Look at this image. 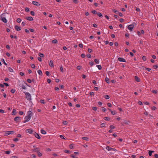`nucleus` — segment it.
Returning a JSON list of instances; mask_svg holds the SVG:
<instances>
[{
  "mask_svg": "<svg viewBox=\"0 0 158 158\" xmlns=\"http://www.w3.org/2000/svg\"><path fill=\"white\" fill-rule=\"evenodd\" d=\"M39 55L40 56V57H44V55L41 53H39Z\"/></svg>",
  "mask_w": 158,
  "mask_h": 158,
  "instance_id": "29",
  "label": "nucleus"
},
{
  "mask_svg": "<svg viewBox=\"0 0 158 158\" xmlns=\"http://www.w3.org/2000/svg\"><path fill=\"white\" fill-rule=\"evenodd\" d=\"M16 110L15 109H13V111L12 112V115H15V112Z\"/></svg>",
  "mask_w": 158,
  "mask_h": 158,
  "instance_id": "23",
  "label": "nucleus"
},
{
  "mask_svg": "<svg viewBox=\"0 0 158 158\" xmlns=\"http://www.w3.org/2000/svg\"><path fill=\"white\" fill-rule=\"evenodd\" d=\"M16 21L18 23H20L21 21V19L20 18H18L16 20Z\"/></svg>",
  "mask_w": 158,
  "mask_h": 158,
  "instance_id": "32",
  "label": "nucleus"
},
{
  "mask_svg": "<svg viewBox=\"0 0 158 158\" xmlns=\"http://www.w3.org/2000/svg\"><path fill=\"white\" fill-rule=\"evenodd\" d=\"M106 99H108L110 98V97L108 95H106L104 97Z\"/></svg>",
  "mask_w": 158,
  "mask_h": 158,
  "instance_id": "31",
  "label": "nucleus"
},
{
  "mask_svg": "<svg viewBox=\"0 0 158 158\" xmlns=\"http://www.w3.org/2000/svg\"><path fill=\"white\" fill-rule=\"evenodd\" d=\"M142 58L143 60L144 61H145L147 60L145 56H143L142 57Z\"/></svg>",
  "mask_w": 158,
  "mask_h": 158,
  "instance_id": "39",
  "label": "nucleus"
},
{
  "mask_svg": "<svg viewBox=\"0 0 158 158\" xmlns=\"http://www.w3.org/2000/svg\"><path fill=\"white\" fill-rule=\"evenodd\" d=\"M69 148L70 149L73 148V144H70L69 145Z\"/></svg>",
  "mask_w": 158,
  "mask_h": 158,
  "instance_id": "55",
  "label": "nucleus"
},
{
  "mask_svg": "<svg viewBox=\"0 0 158 158\" xmlns=\"http://www.w3.org/2000/svg\"><path fill=\"white\" fill-rule=\"evenodd\" d=\"M118 13L120 17H122L123 16V14L119 12H118Z\"/></svg>",
  "mask_w": 158,
  "mask_h": 158,
  "instance_id": "52",
  "label": "nucleus"
},
{
  "mask_svg": "<svg viewBox=\"0 0 158 158\" xmlns=\"http://www.w3.org/2000/svg\"><path fill=\"white\" fill-rule=\"evenodd\" d=\"M153 67L155 69H156L158 68V65L157 64L154 65Z\"/></svg>",
  "mask_w": 158,
  "mask_h": 158,
  "instance_id": "46",
  "label": "nucleus"
},
{
  "mask_svg": "<svg viewBox=\"0 0 158 158\" xmlns=\"http://www.w3.org/2000/svg\"><path fill=\"white\" fill-rule=\"evenodd\" d=\"M89 64L91 66H92L94 64V62L93 61H91L89 62Z\"/></svg>",
  "mask_w": 158,
  "mask_h": 158,
  "instance_id": "44",
  "label": "nucleus"
},
{
  "mask_svg": "<svg viewBox=\"0 0 158 158\" xmlns=\"http://www.w3.org/2000/svg\"><path fill=\"white\" fill-rule=\"evenodd\" d=\"M37 152L39 157H41L42 156V153L39 152V151H38Z\"/></svg>",
  "mask_w": 158,
  "mask_h": 158,
  "instance_id": "19",
  "label": "nucleus"
},
{
  "mask_svg": "<svg viewBox=\"0 0 158 158\" xmlns=\"http://www.w3.org/2000/svg\"><path fill=\"white\" fill-rule=\"evenodd\" d=\"M45 74L47 76H49L50 75V73L48 71H46L45 72Z\"/></svg>",
  "mask_w": 158,
  "mask_h": 158,
  "instance_id": "41",
  "label": "nucleus"
},
{
  "mask_svg": "<svg viewBox=\"0 0 158 158\" xmlns=\"http://www.w3.org/2000/svg\"><path fill=\"white\" fill-rule=\"evenodd\" d=\"M97 14L99 16V17H101L102 16V15L101 14V13L100 12H98L97 13Z\"/></svg>",
  "mask_w": 158,
  "mask_h": 158,
  "instance_id": "30",
  "label": "nucleus"
},
{
  "mask_svg": "<svg viewBox=\"0 0 158 158\" xmlns=\"http://www.w3.org/2000/svg\"><path fill=\"white\" fill-rule=\"evenodd\" d=\"M33 148L32 149V151L35 152H37L38 151H39V148H36L35 146H34L33 147Z\"/></svg>",
  "mask_w": 158,
  "mask_h": 158,
  "instance_id": "6",
  "label": "nucleus"
},
{
  "mask_svg": "<svg viewBox=\"0 0 158 158\" xmlns=\"http://www.w3.org/2000/svg\"><path fill=\"white\" fill-rule=\"evenodd\" d=\"M26 133H28L29 134H33L34 131L31 129H28L26 130Z\"/></svg>",
  "mask_w": 158,
  "mask_h": 158,
  "instance_id": "5",
  "label": "nucleus"
},
{
  "mask_svg": "<svg viewBox=\"0 0 158 158\" xmlns=\"http://www.w3.org/2000/svg\"><path fill=\"white\" fill-rule=\"evenodd\" d=\"M8 69L9 71L11 72H12L13 71V69L10 67H9Z\"/></svg>",
  "mask_w": 158,
  "mask_h": 158,
  "instance_id": "33",
  "label": "nucleus"
},
{
  "mask_svg": "<svg viewBox=\"0 0 158 158\" xmlns=\"http://www.w3.org/2000/svg\"><path fill=\"white\" fill-rule=\"evenodd\" d=\"M60 71L61 72L63 73V67H62V65H61V66L60 67Z\"/></svg>",
  "mask_w": 158,
  "mask_h": 158,
  "instance_id": "42",
  "label": "nucleus"
},
{
  "mask_svg": "<svg viewBox=\"0 0 158 158\" xmlns=\"http://www.w3.org/2000/svg\"><path fill=\"white\" fill-rule=\"evenodd\" d=\"M118 60L119 61L121 62H126V60L124 59L122 57H118Z\"/></svg>",
  "mask_w": 158,
  "mask_h": 158,
  "instance_id": "9",
  "label": "nucleus"
},
{
  "mask_svg": "<svg viewBox=\"0 0 158 158\" xmlns=\"http://www.w3.org/2000/svg\"><path fill=\"white\" fill-rule=\"evenodd\" d=\"M34 135L35 136L36 138L37 139H40V137L39 135V134L37 133L36 132H34L33 133Z\"/></svg>",
  "mask_w": 158,
  "mask_h": 158,
  "instance_id": "7",
  "label": "nucleus"
},
{
  "mask_svg": "<svg viewBox=\"0 0 158 158\" xmlns=\"http://www.w3.org/2000/svg\"><path fill=\"white\" fill-rule=\"evenodd\" d=\"M92 12L94 14H97V11L95 10H93L92 11Z\"/></svg>",
  "mask_w": 158,
  "mask_h": 158,
  "instance_id": "48",
  "label": "nucleus"
},
{
  "mask_svg": "<svg viewBox=\"0 0 158 158\" xmlns=\"http://www.w3.org/2000/svg\"><path fill=\"white\" fill-rule=\"evenodd\" d=\"M31 67L33 69H35V66L34 64H31Z\"/></svg>",
  "mask_w": 158,
  "mask_h": 158,
  "instance_id": "37",
  "label": "nucleus"
},
{
  "mask_svg": "<svg viewBox=\"0 0 158 158\" xmlns=\"http://www.w3.org/2000/svg\"><path fill=\"white\" fill-rule=\"evenodd\" d=\"M104 119L106 121H109L110 119L109 118L107 117H105L104 118Z\"/></svg>",
  "mask_w": 158,
  "mask_h": 158,
  "instance_id": "35",
  "label": "nucleus"
},
{
  "mask_svg": "<svg viewBox=\"0 0 158 158\" xmlns=\"http://www.w3.org/2000/svg\"><path fill=\"white\" fill-rule=\"evenodd\" d=\"M151 109H152V110H155L156 109V107L155 106H153L152 107H151Z\"/></svg>",
  "mask_w": 158,
  "mask_h": 158,
  "instance_id": "64",
  "label": "nucleus"
},
{
  "mask_svg": "<svg viewBox=\"0 0 158 158\" xmlns=\"http://www.w3.org/2000/svg\"><path fill=\"white\" fill-rule=\"evenodd\" d=\"M134 27V26L133 24H131L128 26L127 28L129 30L132 31Z\"/></svg>",
  "mask_w": 158,
  "mask_h": 158,
  "instance_id": "8",
  "label": "nucleus"
},
{
  "mask_svg": "<svg viewBox=\"0 0 158 158\" xmlns=\"http://www.w3.org/2000/svg\"><path fill=\"white\" fill-rule=\"evenodd\" d=\"M88 51L89 53H91L92 52V49H91L90 48H88Z\"/></svg>",
  "mask_w": 158,
  "mask_h": 158,
  "instance_id": "62",
  "label": "nucleus"
},
{
  "mask_svg": "<svg viewBox=\"0 0 158 158\" xmlns=\"http://www.w3.org/2000/svg\"><path fill=\"white\" fill-rule=\"evenodd\" d=\"M63 151L64 152L66 153L69 154L70 153V151L67 150H64Z\"/></svg>",
  "mask_w": 158,
  "mask_h": 158,
  "instance_id": "28",
  "label": "nucleus"
},
{
  "mask_svg": "<svg viewBox=\"0 0 158 158\" xmlns=\"http://www.w3.org/2000/svg\"><path fill=\"white\" fill-rule=\"evenodd\" d=\"M1 61L2 62L3 64L6 66L7 65V64L6 63V62H5V60H4L3 59H1Z\"/></svg>",
  "mask_w": 158,
  "mask_h": 158,
  "instance_id": "22",
  "label": "nucleus"
},
{
  "mask_svg": "<svg viewBox=\"0 0 158 158\" xmlns=\"http://www.w3.org/2000/svg\"><path fill=\"white\" fill-rule=\"evenodd\" d=\"M105 124L104 123H102L101 124V127H103L105 126Z\"/></svg>",
  "mask_w": 158,
  "mask_h": 158,
  "instance_id": "45",
  "label": "nucleus"
},
{
  "mask_svg": "<svg viewBox=\"0 0 158 158\" xmlns=\"http://www.w3.org/2000/svg\"><path fill=\"white\" fill-rule=\"evenodd\" d=\"M30 14L32 16H34L35 15V12L33 11H31L30 12Z\"/></svg>",
  "mask_w": 158,
  "mask_h": 158,
  "instance_id": "36",
  "label": "nucleus"
},
{
  "mask_svg": "<svg viewBox=\"0 0 158 158\" xmlns=\"http://www.w3.org/2000/svg\"><path fill=\"white\" fill-rule=\"evenodd\" d=\"M14 120L17 123H19L20 122L21 119L19 117L16 116Z\"/></svg>",
  "mask_w": 158,
  "mask_h": 158,
  "instance_id": "4",
  "label": "nucleus"
},
{
  "mask_svg": "<svg viewBox=\"0 0 158 158\" xmlns=\"http://www.w3.org/2000/svg\"><path fill=\"white\" fill-rule=\"evenodd\" d=\"M63 124H64V125H67V123H68V122H67V121H63Z\"/></svg>",
  "mask_w": 158,
  "mask_h": 158,
  "instance_id": "57",
  "label": "nucleus"
},
{
  "mask_svg": "<svg viewBox=\"0 0 158 158\" xmlns=\"http://www.w3.org/2000/svg\"><path fill=\"white\" fill-rule=\"evenodd\" d=\"M135 80L137 82H139L140 81V79L137 76H135Z\"/></svg>",
  "mask_w": 158,
  "mask_h": 158,
  "instance_id": "16",
  "label": "nucleus"
},
{
  "mask_svg": "<svg viewBox=\"0 0 158 158\" xmlns=\"http://www.w3.org/2000/svg\"><path fill=\"white\" fill-rule=\"evenodd\" d=\"M25 19L30 21H32L33 20V18L31 16L30 17H26Z\"/></svg>",
  "mask_w": 158,
  "mask_h": 158,
  "instance_id": "12",
  "label": "nucleus"
},
{
  "mask_svg": "<svg viewBox=\"0 0 158 158\" xmlns=\"http://www.w3.org/2000/svg\"><path fill=\"white\" fill-rule=\"evenodd\" d=\"M27 81L29 83H31L32 82V81H31V80L30 79H27Z\"/></svg>",
  "mask_w": 158,
  "mask_h": 158,
  "instance_id": "60",
  "label": "nucleus"
},
{
  "mask_svg": "<svg viewBox=\"0 0 158 158\" xmlns=\"http://www.w3.org/2000/svg\"><path fill=\"white\" fill-rule=\"evenodd\" d=\"M70 157H72L73 158H77V157H76V156L73 154L71 155H70Z\"/></svg>",
  "mask_w": 158,
  "mask_h": 158,
  "instance_id": "38",
  "label": "nucleus"
},
{
  "mask_svg": "<svg viewBox=\"0 0 158 158\" xmlns=\"http://www.w3.org/2000/svg\"><path fill=\"white\" fill-rule=\"evenodd\" d=\"M40 102L41 103L44 104L45 103L44 100L43 99L40 100Z\"/></svg>",
  "mask_w": 158,
  "mask_h": 158,
  "instance_id": "53",
  "label": "nucleus"
},
{
  "mask_svg": "<svg viewBox=\"0 0 158 158\" xmlns=\"http://www.w3.org/2000/svg\"><path fill=\"white\" fill-rule=\"evenodd\" d=\"M15 89H11V90H10V92L12 94L14 93L15 92Z\"/></svg>",
  "mask_w": 158,
  "mask_h": 158,
  "instance_id": "56",
  "label": "nucleus"
},
{
  "mask_svg": "<svg viewBox=\"0 0 158 158\" xmlns=\"http://www.w3.org/2000/svg\"><path fill=\"white\" fill-rule=\"evenodd\" d=\"M106 82L108 84L109 83V79L108 77H106L105 79Z\"/></svg>",
  "mask_w": 158,
  "mask_h": 158,
  "instance_id": "25",
  "label": "nucleus"
},
{
  "mask_svg": "<svg viewBox=\"0 0 158 158\" xmlns=\"http://www.w3.org/2000/svg\"><path fill=\"white\" fill-rule=\"evenodd\" d=\"M87 56L88 58H90L91 57V56L90 54H88L87 55Z\"/></svg>",
  "mask_w": 158,
  "mask_h": 158,
  "instance_id": "43",
  "label": "nucleus"
},
{
  "mask_svg": "<svg viewBox=\"0 0 158 158\" xmlns=\"http://www.w3.org/2000/svg\"><path fill=\"white\" fill-rule=\"evenodd\" d=\"M38 73L40 75H42V71L40 70H38L37 71Z\"/></svg>",
  "mask_w": 158,
  "mask_h": 158,
  "instance_id": "18",
  "label": "nucleus"
},
{
  "mask_svg": "<svg viewBox=\"0 0 158 158\" xmlns=\"http://www.w3.org/2000/svg\"><path fill=\"white\" fill-rule=\"evenodd\" d=\"M123 123H125V124H128V123H129V122H128L127 121H126L124 119H123Z\"/></svg>",
  "mask_w": 158,
  "mask_h": 158,
  "instance_id": "27",
  "label": "nucleus"
},
{
  "mask_svg": "<svg viewBox=\"0 0 158 158\" xmlns=\"http://www.w3.org/2000/svg\"><path fill=\"white\" fill-rule=\"evenodd\" d=\"M152 92L154 94H156L157 93V91L153 90H152Z\"/></svg>",
  "mask_w": 158,
  "mask_h": 158,
  "instance_id": "47",
  "label": "nucleus"
},
{
  "mask_svg": "<svg viewBox=\"0 0 158 158\" xmlns=\"http://www.w3.org/2000/svg\"><path fill=\"white\" fill-rule=\"evenodd\" d=\"M94 61L96 63V64H98L99 62V60L97 59H95L94 60Z\"/></svg>",
  "mask_w": 158,
  "mask_h": 158,
  "instance_id": "24",
  "label": "nucleus"
},
{
  "mask_svg": "<svg viewBox=\"0 0 158 158\" xmlns=\"http://www.w3.org/2000/svg\"><path fill=\"white\" fill-rule=\"evenodd\" d=\"M19 114L21 115H22L23 114V112L22 111H19Z\"/></svg>",
  "mask_w": 158,
  "mask_h": 158,
  "instance_id": "51",
  "label": "nucleus"
},
{
  "mask_svg": "<svg viewBox=\"0 0 158 158\" xmlns=\"http://www.w3.org/2000/svg\"><path fill=\"white\" fill-rule=\"evenodd\" d=\"M106 149L108 151H112V150L113 149V148L110 147L109 146H107L106 147Z\"/></svg>",
  "mask_w": 158,
  "mask_h": 158,
  "instance_id": "15",
  "label": "nucleus"
},
{
  "mask_svg": "<svg viewBox=\"0 0 158 158\" xmlns=\"http://www.w3.org/2000/svg\"><path fill=\"white\" fill-rule=\"evenodd\" d=\"M40 57H38L37 59L39 61H42V59Z\"/></svg>",
  "mask_w": 158,
  "mask_h": 158,
  "instance_id": "61",
  "label": "nucleus"
},
{
  "mask_svg": "<svg viewBox=\"0 0 158 158\" xmlns=\"http://www.w3.org/2000/svg\"><path fill=\"white\" fill-rule=\"evenodd\" d=\"M77 68L78 70H80L81 68V66L78 65L77 66Z\"/></svg>",
  "mask_w": 158,
  "mask_h": 158,
  "instance_id": "54",
  "label": "nucleus"
},
{
  "mask_svg": "<svg viewBox=\"0 0 158 158\" xmlns=\"http://www.w3.org/2000/svg\"><path fill=\"white\" fill-rule=\"evenodd\" d=\"M14 133V131H7L6 132L5 135L7 136L8 135L12 134Z\"/></svg>",
  "mask_w": 158,
  "mask_h": 158,
  "instance_id": "10",
  "label": "nucleus"
},
{
  "mask_svg": "<svg viewBox=\"0 0 158 158\" xmlns=\"http://www.w3.org/2000/svg\"><path fill=\"white\" fill-rule=\"evenodd\" d=\"M32 114H33L31 111L30 110L28 111L27 112V116L28 117V118L26 120H24L23 121V123H25L29 121L30 120L31 118L32 115Z\"/></svg>",
  "mask_w": 158,
  "mask_h": 158,
  "instance_id": "1",
  "label": "nucleus"
},
{
  "mask_svg": "<svg viewBox=\"0 0 158 158\" xmlns=\"http://www.w3.org/2000/svg\"><path fill=\"white\" fill-rule=\"evenodd\" d=\"M25 93L26 95V98H27L28 100L30 101L31 100V95L28 92H23Z\"/></svg>",
  "mask_w": 158,
  "mask_h": 158,
  "instance_id": "2",
  "label": "nucleus"
},
{
  "mask_svg": "<svg viewBox=\"0 0 158 158\" xmlns=\"http://www.w3.org/2000/svg\"><path fill=\"white\" fill-rule=\"evenodd\" d=\"M32 3L33 4L36 6H39L40 5L38 2L36 1H32Z\"/></svg>",
  "mask_w": 158,
  "mask_h": 158,
  "instance_id": "11",
  "label": "nucleus"
},
{
  "mask_svg": "<svg viewBox=\"0 0 158 158\" xmlns=\"http://www.w3.org/2000/svg\"><path fill=\"white\" fill-rule=\"evenodd\" d=\"M15 30L17 31H19L20 30H21L20 27L17 25H15Z\"/></svg>",
  "mask_w": 158,
  "mask_h": 158,
  "instance_id": "13",
  "label": "nucleus"
},
{
  "mask_svg": "<svg viewBox=\"0 0 158 158\" xmlns=\"http://www.w3.org/2000/svg\"><path fill=\"white\" fill-rule=\"evenodd\" d=\"M73 2L76 4L78 3L79 2L77 0H73Z\"/></svg>",
  "mask_w": 158,
  "mask_h": 158,
  "instance_id": "58",
  "label": "nucleus"
},
{
  "mask_svg": "<svg viewBox=\"0 0 158 158\" xmlns=\"http://www.w3.org/2000/svg\"><path fill=\"white\" fill-rule=\"evenodd\" d=\"M82 139L84 140H86V141H88L89 140V138L87 137H82Z\"/></svg>",
  "mask_w": 158,
  "mask_h": 158,
  "instance_id": "21",
  "label": "nucleus"
},
{
  "mask_svg": "<svg viewBox=\"0 0 158 158\" xmlns=\"http://www.w3.org/2000/svg\"><path fill=\"white\" fill-rule=\"evenodd\" d=\"M58 41L57 40L55 39L52 40V43L53 44H56L57 42Z\"/></svg>",
  "mask_w": 158,
  "mask_h": 158,
  "instance_id": "26",
  "label": "nucleus"
},
{
  "mask_svg": "<svg viewBox=\"0 0 158 158\" xmlns=\"http://www.w3.org/2000/svg\"><path fill=\"white\" fill-rule=\"evenodd\" d=\"M25 10L27 12H28L29 11V10L28 8L26 7L25 8Z\"/></svg>",
  "mask_w": 158,
  "mask_h": 158,
  "instance_id": "50",
  "label": "nucleus"
},
{
  "mask_svg": "<svg viewBox=\"0 0 158 158\" xmlns=\"http://www.w3.org/2000/svg\"><path fill=\"white\" fill-rule=\"evenodd\" d=\"M111 114H112V115H115V111H111Z\"/></svg>",
  "mask_w": 158,
  "mask_h": 158,
  "instance_id": "59",
  "label": "nucleus"
},
{
  "mask_svg": "<svg viewBox=\"0 0 158 158\" xmlns=\"http://www.w3.org/2000/svg\"><path fill=\"white\" fill-rule=\"evenodd\" d=\"M102 110L103 112H105L106 111V109L104 107H102Z\"/></svg>",
  "mask_w": 158,
  "mask_h": 158,
  "instance_id": "63",
  "label": "nucleus"
},
{
  "mask_svg": "<svg viewBox=\"0 0 158 158\" xmlns=\"http://www.w3.org/2000/svg\"><path fill=\"white\" fill-rule=\"evenodd\" d=\"M10 152V151H5V153L6 154H9Z\"/></svg>",
  "mask_w": 158,
  "mask_h": 158,
  "instance_id": "40",
  "label": "nucleus"
},
{
  "mask_svg": "<svg viewBox=\"0 0 158 158\" xmlns=\"http://www.w3.org/2000/svg\"><path fill=\"white\" fill-rule=\"evenodd\" d=\"M49 66L51 67H54V65L53 64V61L51 60L49 63Z\"/></svg>",
  "mask_w": 158,
  "mask_h": 158,
  "instance_id": "14",
  "label": "nucleus"
},
{
  "mask_svg": "<svg viewBox=\"0 0 158 158\" xmlns=\"http://www.w3.org/2000/svg\"><path fill=\"white\" fill-rule=\"evenodd\" d=\"M41 133L42 134H45L46 133V132L44 130L42 129L41 131Z\"/></svg>",
  "mask_w": 158,
  "mask_h": 158,
  "instance_id": "20",
  "label": "nucleus"
},
{
  "mask_svg": "<svg viewBox=\"0 0 158 158\" xmlns=\"http://www.w3.org/2000/svg\"><path fill=\"white\" fill-rule=\"evenodd\" d=\"M154 151H149L148 152V155L149 156H151L152 155V153L154 152Z\"/></svg>",
  "mask_w": 158,
  "mask_h": 158,
  "instance_id": "17",
  "label": "nucleus"
},
{
  "mask_svg": "<svg viewBox=\"0 0 158 158\" xmlns=\"http://www.w3.org/2000/svg\"><path fill=\"white\" fill-rule=\"evenodd\" d=\"M110 127L111 129H113L115 128V127L112 125H111L110 126Z\"/></svg>",
  "mask_w": 158,
  "mask_h": 158,
  "instance_id": "49",
  "label": "nucleus"
},
{
  "mask_svg": "<svg viewBox=\"0 0 158 158\" xmlns=\"http://www.w3.org/2000/svg\"><path fill=\"white\" fill-rule=\"evenodd\" d=\"M5 14V13H3L0 16V19L4 23H6L7 22V20L5 17L2 16H3Z\"/></svg>",
  "mask_w": 158,
  "mask_h": 158,
  "instance_id": "3",
  "label": "nucleus"
},
{
  "mask_svg": "<svg viewBox=\"0 0 158 158\" xmlns=\"http://www.w3.org/2000/svg\"><path fill=\"white\" fill-rule=\"evenodd\" d=\"M96 66L98 68V69L99 70H101L102 68V66L101 65H97Z\"/></svg>",
  "mask_w": 158,
  "mask_h": 158,
  "instance_id": "34",
  "label": "nucleus"
}]
</instances>
